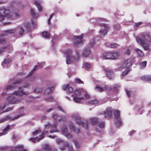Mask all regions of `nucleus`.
<instances>
[{
	"label": "nucleus",
	"instance_id": "nucleus-1",
	"mask_svg": "<svg viewBox=\"0 0 151 151\" xmlns=\"http://www.w3.org/2000/svg\"><path fill=\"white\" fill-rule=\"evenodd\" d=\"M136 40L137 43L141 45L145 50H150V46H151V39L149 34H144L140 37H136Z\"/></svg>",
	"mask_w": 151,
	"mask_h": 151
},
{
	"label": "nucleus",
	"instance_id": "nucleus-2",
	"mask_svg": "<svg viewBox=\"0 0 151 151\" xmlns=\"http://www.w3.org/2000/svg\"><path fill=\"white\" fill-rule=\"evenodd\" d=\"M58 130L56 129V125L55 124L53 126L50 123L45 125V130L40 135V138L38 137L36 138H31L29 139V140L33 142H35L37 140L39 141L45 137V135L48 132H50V133H53L58 132Z\"/></svg>",
	"mask_w": 151,
	"mask_h": 151
},
{
	"label": "nucleus",
	"instance_id": "nucleus-3",
	"mask_svg": "<svg viewBox=\"0 0 151 151\" xmlns=\"http://www.w3.org/2000/svg\"><path fill=\"white\" fill-rule=\"evenodd\" d=\"M66 56V63L69 64L72 62L78 60L79 58V53L76 52L75 55L72 54V50L70 49L68 50L65 52Z\"/></svg>",
	"mask_w": 151,
	"mask_h": 151
},
{
	"label": "nucleus",
	"instance_id": "nucleus-4",
	"mask_svg": "<svg viewBox=\"0 0 151 151\" xmlns=\"http://www.w3.org/2000/svg\"><path fill=\"white\" fill-rule=\"evenodd\" d=\"M133 62V59L127 60L125 61L122 66H120L118 68V69L119 70H121L122 69V67L125 68V71L122 73V76H125L128 73L129 70V67L132 65Z\"/></svg>",
	"mask_w": 151,
	"mask_h": 151
},
{
	"label": "nucleus",
	"instance_id": "nucleus-5",
	"mask_svg": "<svg viewBox=\"0 0 151 151\" xmlns=\"http://www.w3.org/2000/svg\"><path fill=\"white\" fill-rule=\"evenodd\" d=\"M71 117L76 121V123L79 125L82 126L84 128L88 129V124L87 122L84 123L81 120V117L79 114L77 113H75L71 114Z\"/></svg>",
	"mask_w": 151,
	"mask_h": 151
},
{
	"label": "nucleus",
	"instance_id": "nucleus-6",
	"mask_svg": "<svg viewBox=\"0 0 151 151\" xmlns=\"http://www.w3.org/2000/svg\"><path fill=\"white\" fill-rule=\"evenodd\" d=\"M24 107H22L18 110V112L19 114L15 117L11 118L10 116H6L4 119L0 120V123L3 122L6 120H14L20 117L22 115L24 114V111L23 110Z\"/></svg>",
	"mask_w": 151,
	"mask_h": 151
},
{
	"label": "nucleus",
	"instance_id": "nucleus-7",
	"mask_svg": "<svg viewBox=\"0 0 151 151\" xmlns=\"http://www.w3.org/2000/svg\"><path fill=\"white\" fill-rule=\"evenodd\" d=\"M24 30L23 27H19L16 29H11L5 31L3 34V36H5L10 34H12L15 32H18L19 35H23Z\"/></svg>",
	"mask_w": 151,
	"mask_h": 151
},
{
	"label": "nucleus",
	"instance_id": "nucleus-8",
	"mask_svg": "<svg viewBox=\"0 0 151 151\" xmlns=\"http://www.w3.org/2000/svg\"><path fill=\"white\" fill-rule=\"evenodd\" d=\"M119 55L118 53L115 52H107L104 53L103 55V57L105 59H116Z\"/></svg>",
	"mask_w": 151,
	"mask_h": 151
},
{
	"label": "nucleus",
	"instance_id": "nucleus-9",
	"mask_svg": "<svg viewBox=\"0 0 151 151\" xmlns=\"http://www.w3.org/2000/svg\"><path fill=\"white\" fill-rule=\"evenodd\" d=\"M56 141L58 144H62L63 145V147H60V149L61 151H64L65 150L66 148L68 147L69 151H73V148L70 146L66 142H64L63 140L61 139L58 138L56 139Z\"/></svg>",
	"mask_w": 151,
	"mask_h": 151
},
{
	"label": "nucleus",
	"instance_id": "nucleus-10",
	"mask_svg": "<svg viewBox=\"0 0 151 151\" xmlns=\"http://www.w3.org/2000/svg\"><path fill=\"white\" fill-rule=\"evenodd\" d=\"M114 115L115 119V124L117 127H119L122 125V123L120 117V111L118 110H115Z\"/></svg>",
	"mask_w": 151,
	"mask_h": 151
},
{
	"label": "nucleus",
	"instance_id": "nucleus-11",
	"mask_svg": "<svg viewBox=\"0 0 151 151\" xmlns=\"http://www.w3.org/2000/svg\"><path fill=\"white\" fill-rule=\"evenodd\" d=\"M100 25L101 27L99 31L100 35L101 36H104L107 34L109 29V27L108 24H100Z\"/></svg>",
	"mask_w": 151,
	"mask_h": 151
},
{
	"label": "nucleus",
	"instance_id": "nucleus-12",
	"mask_svg": "<svg viewBox=\"0 0 151 151\" xmlns=\"http://www.w3.org/2000/svg\"><path fill=\"white\" fill-rule=\"evenodd\" d=\"M74 95L76 96H79L84 95L85 98L87 99L90 98V96L86 92L81 89H77L74 92Z\"/></svg>",
	"mask_w": 151,
	"mask_h": 151
},
{
	"label": "nucleus",
	"instance_id": "nucleus-13",
	"mask_svg": "<svg viewBox=\"0 0 151 151\" xmlns=\"http://www.w3.org/2000/svg\"><path fill=\"white\" fill-rule=\"evenodd\" d=\"M7 100L9 103L12 104L18 103L22 100V99L20 97L17 99L16 98L14 97L13 95H12L7 97Z\"/></svg>",
	"mask_w": 151,
	"mask_h": 151
},
{
	"label": "nucleus",
	"instance_id": "nucleus-14",
	"mask_svg": "<svg viewBox=\"0 0 151 151\" xmlns=\"http://www.w3.org/2000/svg\"><path fill=\"white\" fill-rule=\"evenodd\" d=\"M22 82L21 80H18L14 81L12 85H8L6 86H5L4 88V89L5 91H8L14 89L16 87V85L19 84Z\"/></svg>",
	"mask_w": 151,
	"mask_h": 151
},
{
	"label": "nucleus",
	"instance_id": "nucleus-15",
	"mask_svg": "<svg viewBox=\"0 0 151 151\" xmlns=\"http://www.w3.org/2000/svg\"><path fill=\"white\" fill-rule=\"evenodd\" d=\"M103 70L106 73L107 77L110 79H112L114 78V71L111 69L108 68H103Z\"/></svg>",
	"mask_w": 151,
	"mask_h": 151
},
{
	"label": "nucleus",
	"instance_id": "nucleus-16",
	"mask_svg": "<svg viewBox=\"0 0 151 151\" xmlns=\"http://www.w3.org/2000/svg\"><path fill=\"white\" fill-rule=\"evenodd\" d=\"M62 88L68 93H72L73 91V88L69 84L64 85L63 86Z\"/></svg>",
	"mask_w": 151,
	"mask_h": 151
},
{
	"label": "nucleus",
	"instance_id": "nucleus-17",
	"mask_svg": "<svg viewBox=\"0 0 151 151\" xmlns=\"http://www.w3.org/2000/svg\"><path fill=\"white\" fill-rule=\"evenodd\" d=\"M83 36L82 35H81L79 36H76L73 37L74 40L75 41L74 43V45H78V44H79L81 43L82 42V38Z\"/></svg>",
	"mask_w": 151,
	"mask_h": 151
},
{
	"label": "nucleus",
	"instance_id": "nucleus-18",
	"mask_svg": "<svg viewBox=\"0 0 151 151\" xmlns=\"http://www.w3.org/2000/svg\"><path fill=\"white\" fill-rule=\"evenodd\" d=\"M68 129L66 126H64L61 129V132L64 135L68 138L70 139L72 137V135L71 134L68 132Z\"/></svg>",
	"mask_w": 151,
	"mask_h": 151
},
{
	"label": "nucleus",
	"instance_id": "nucleus-19",
	"mask_svg": "<svg viewBox=\"0 0 151 151\" xmlns=\"http://www.w3.org/2000/svg\"><path fill=\"white\" fill-rule=\"evenodd\" d=\"M26 151V150L24 149L22 145H18L14 148H13L11 151Z\"/></svg>",
	"mask_w": 151,
	"mask_h": 151
},
{
	"label": "nucleus",
	"instance_id": "nucleus-20",
	"mask_svg": "<svg viewBox=\"0 0 151 151\" xmlns=\"http://www.w3.org/2000/svg\"><path fill=\"white\" fill-rule=\"evenodd\" d=\"M69 129L71 132H73L76 133H78L80 132V130L79 129H76L73 124L72 123H70L69 124Z\"/></svg>",
	"mask_w": 151,
	"mask_h": 151
},
{
	"label": "nucleus",
	"instance_id": "nucleus-21",
	"mask_svg": "<svg viewBox=\"0 0 151 151\" xmlns=\"http://www.w3.org/2000/svg\"><path fill=\"white\" fill-rule=\"evenodd\" d=\"M28 92L25 93L23 92L21 90V88H19L17 91H15L14 93H13L14 95H15L16 96H21L23 95H26L27 94Z\"/></svg>",
	"mask_w": 151,
	"mask_h": 151
},
{
	"label": "nucleus",
	"instance_id": "nucleus-22",
	"mask_svg": "<svg viewBox=\"0 0 151 151\" xmlns=\"http://www.w3.org/2000/svg\"><path fill=\"white\" fill-rule=\"evenodd\" d=\"M104 116L106 118H109L112 115V109L111 108H107L106 110Z\"/></svg>",
	"mask_w": 151,
	"mask_h": 151
},
{
	"label": "nucleus",
	"instance_id": "nucleus-23",
	"mask_svg": "<svg viewBox=\"0 0 151 151\" xmlns=\"http://www.w3.org/2000/svg\"><path fill=\"white\" fill-rule=\"evenodd\" d=\"M3 13L5 15V17H12L13 16V15L14 14L16 16L17 14H10V11L9 10H6L5 9V10L3 12Z\"/></svg>",
	"mask_w": 151,
	"mask_h": 151
},
{
	"label": "nucleus",
	"instance_id": "nucleus-24",
	"mask_svg": "<svg viewBox=\"0 0 151 151\" xmlns=\"http://www.w3.org/2000/svg\"><path fill=\"white\" fill-rule=\"evenodd\" d=\"M91 52L89 49L87 48L85 49L82 52V55L85 58L88 57L90 54Z\"/></svg>",
	"mask_w": 151,
	"mask_h": 151
},
{
	"label": "nucleus",
	"instance_id": "nucleus-25",
	"mask_svg": "<svg viewBox=\"0 0 151 151\" xmlns=\"http://www.w3.org/2000/svg\"><path fill=\"white\" fill-rule=\"evenodd\" d=\"M83 68L85 70H89L92 68V65L90 63L85 62L83 64Z\"/></svg>",
	"mask_w": 151,
	"mask_h": 151
},
{
	"label": "nucleus",
	"instance_id": "nucleus-26",
	"mask_svg": "<svg viewBox=\"0 0 151 151\" xmlns=\"http://www.w3.org/2000/svg\"><path fill=\"white\" fill-rule=\"evenodd\" d=\"M36 6L39 11L41 10L42 7L41 6V4L42 2L40 0H35L34 2Z\"/></svg>",
	"mask_w": 151,
	"mask_h": 151
},
{
	"label": "nucleus",
	"instance_id": "nucleus-27",
	"mask_svg": "<svg viewBox=\"0 0 151 151\" xmlns=\"http://www.w3.org/2000/svg\"><path fill=\"white\" fill-rule=\"evenodd\" d=\"M95 89L97 90V91H99L100 92H101L104 91L105 90H110L111 88H108V87H105V88H103L101 87L100 86H98L95 88Z\"/></svg>",
	"mask_w": 151,
	"mask_h": 151
},
{
	"label": "nucleus",
	"instance_id": "nucleus-28",
	"mask_svg": "<svg viewBox=\"0 0 151 151\" xmlns=\"http://www.w3.org/2000/svg\"><path fill=\"white\" fill-rule=\"evenodd\" d=\"M90 122L93 125H95L98 123V120L96 118H91L90 119Z\"/></svg>",
	"mask_w": 151,
	"mask_h": 151
},
{
	"label": "nucleus",
	"instance_id": "nucleus-29",
	"mask_svg": "<svg viewBox=\"0 0 151 151\" xmlns=\"http://www.w3.org/2000/svg\"><path fill=\"white\" fill-rule=\"evenodd\" d=\"M134 50L137 52L139 56L142 57L144 55V53L140 49L138 48H135L134 49Z\"/></svg>",
	"mask_w": 151,
	"mask_h": 151
},
{
	"label": "nucleus",
	"instance_id": "nucleus-30",
	"mask_svg": "<svg viewBox=\"0 0 151 151\" xmlns=\"http://www.w3.org/2000/svg\"><path fill=\"white\" fill-rule=\"evenodd\" d=\"M30 13L31 16L34 18H37L39 16L38 14L35 13L33 9H31V10Z\"/></svg>",
	"mask_w": 151,
	"mask_h": 151
},
{
	"label": "nucleus",
	"instance_id": "nucleus-31",
	"mask_svg": "<svg viewBox=\"0 0 151 151\" xmlns=\"http://www.w3.org/2000/svg\"><path fill=\"white\" fill-rule=\"evenodd\" d=\"M141 79L144 81H151V76H143L141 77Z\"/></svg>",
	"mask_w": 151,
	"mask_h": 151
},
{
	"label": "nucleus",
	"instance_id": "nucleus-32",
	"mask_svg": "<svg viewBox=\"0 0 151 151\" xmlns=\"http://www.w3.org/2000/svg\"><path fill=\"white\" fill-rule=\"evenodd\" d=\"M10 126L8 125L6 128L3 130V132L0 133V136L4 135L7 133V131L10 129Z\"/></svg>",
	"mask_w": 151,
	"mask_h": 151
},
{
	"label": "nucleus",
	"instance_id": "nucleus-33",
	"mask_svg": "<svg viewBox=\"0 0 151 151\" xmlns=\"http://www.w3.org/2000/svg\"><path fill=\"white\" fill-rule=\"evenodd\" d=\"M9 62V60L8 59H5L4 61L1 63L2 66L4 67H6L8 65Z\"/></svg>",
	"mask_w": 151,
	"mask_h": 151
},
{
	"label": "nucleus",
	"instance_id": "nucleus-34",
	"mask_svg": "<svg viewBox=\"0 0 151 151\" xmlns=\"http://www.w3.org/2000/svg\"><path fill=\"white\" fill-rule=\"evenodd\" d=\"M53 89V87H48L45 89L44 92L45 93L47 94H49V93L52 92Z\"/></svg>",
	"mask_w": 151,
	"mask_h": 151
},
{
	"label": "nucleus",
	"instance_id": "nucleus-35",
	"mask_svg": "<svg viewBox=\"0 0 151 151\" xmlns=\"http://www.w3.org/2000/svg\"><path fill=\"white\" fill-rule=\"evenodd\" d=\"M73 99L74 101L76 103H79L81 102V100L83 99V98L82 97L81 98H78L76 97L75 96H74L73 97Z\"/></svg>",
	"mask_w": 151,
	"mask_h": 151
},
{
	"label": "nucleus",
	"instance_id": "nucleus-36",
	"mask_svg": "<svg viewBox=\"0 0 151 151\" xmlns=\"http://www.w3.org/2000/svg\"><path fill=\"white\" fill-rule=\"evenodd\" d=\"M42 36L45 38H48L50 37V34L47 32H44L42 33Z\"/></svg>",
	"mask_w": 151,
	"mask_h": 151
},
{
	"label": "nucleus",
	"instance_id": "nucleus-37",
	"mask_svg": "<svg viewBox=\"0 0 151 151\" xmlns=\"http://www.w3.org/2000/svg\"><path fill=\"white\" fill-rule=\"evenodd\" d=\"M6 104V103L5 104H2L0 105V111H1V112H2V111L4 110L7 106Z\"/></svg>",
	"mask_w": 151,
	"mask_h": 151
},
{
	"label": "nucleus",
	"instance_id": "nucleus-38",
	"mask_svg": "<svg viewBox=\"0 0 151 151\" xmlns=\"http://www.w3.org/2000/svg\"><path fill=\"white\" fill-rule=\"evenodd\" d=\"M42 91V89L41 88H38L34 90V92L35 93H39Z\"/></svg>",
	"mask_w": 151,
	"mask_h": 151
},
{
	"label": "nucleus",
	"instance_id": "nucleus-39",
	"mask_svg": "<svg viewBox=\"0 0 151 151\" xmlns=\"http://www.w3.org/2000/svg\"><path fill=\"white\" fill-rule=\"evenodd\" d=\"M7 47V46H5L1 48L0 49V55H1L2 53L5 52V50Z\"/></svg>",
	"mask_w": 151,
	"mask_h": 151
},
{
	"label": "nucleus",
	"instance_id": "nucleus-40",
	"mask_svg": "<svg viewBox=\"0 0 151 151\" xmlns=\"http://www.w3.org/2000/svg\"><path fill=\"white\" fill-rule=\"evenodd\" d=\"M13 107H9L8 108L6 109L5 110H3L2 111V112H1V113H4L6 112H7L9 111H11L13 109Z\"/></svg>",
	"mask_w": 151,
	"mask_h": 151
},
{
	"label": "nucleus",
	"instance_id": "nucleus-41",
	"mask_svg": "<svg viewBox=\"0 0 151 151\" xmlns=\"http://www.w3.org/2000/svg\"><path fill=\"white\" fill-rule=\"evenodd\" d=\"M118 44L116 43H114L113 44H111V45H110V47L113 48H115L118 47Z\"/></svg>",
	"mask_w": 151,
	"mask_h": 151
},
{
	"label": "nucleus",
	"instance_id": "nucleus-42",
	"mask_svg": "<svg viewBox=\"0 0 151 151\" xmlns=\"http://www.w3.org/2000/svg\"><path fill=\"white\" fill-rule=\"evenodd\" d=\"M90 104H96L98 103V101L96 99L91 100L89 102Z\"/></svg>",
	"mask_w": 151,
	"mask_h": 151
},
{
	"label": "nucleus",
	"instance_id": "nucleus-43",
	"mask_svg": "<svg viewBox=\"0 0 151 151\" xmlns=\"http://www.w3.org/2000/svg\"><path fill=\"white\" fill-rule=\"evenodd\" d=\"M52 117L55 120H58L59 121H60V119L58 118L59 117L55 113L53 114Z\"/></svg>",
	"mask_w": 151,
	"mask_h": 151
},
{
	"label": "nucleus",
	"instance_id": "nucleus-44",
	"mask_svg": "<svg viewBox=\"0 0 151 151\" xmlns=\"http://www.w3.org/2000/svg\"><path fill=\"white\" fill-rule=\"evenodd\" d=\"M147 62L146 61H144L140 64V68L141 69L143 68L146 65Z\"/></svg>",
	"mask_w": 151,
	"mask_h": 151
},
{
	"label": "nucleus",
	"instance_id": "nucleus-45",
	"mask_svg": "<svg viewBox=\"0 0 151 151\" xmlns=\"http://www.w3.org/2000/svg\"><path fill=\"white\" fill-rule=\"evenodd\" d=\"M41 133V131L40 129L37 130L33 133V134L34 135H37Z\"/></svg>",
	"mask_w": 151,
	"mask_h": 151
},
{
	"label": "nucleus",
	"instance_id": "nucleus-46",
	"mask_svg": "<svg viewBox=\"0 0 151 151\" xmlns=\"http://www.w3.org/2000/svg\"><path fill=\"white\" fill-rule=\"evenodd\" d=\"M75 81L76 82L79 83H83V82L82 81L78 78H76L75 79Z\"/></svg>",
	"mask_w": 151,
	"mask_h": 151
},
{
	"label": "nucleus",
	"instance_id": "nucleus-47",
	"mask_svg": "<svg viewBox=\"0 0 151 151\" xmlns=\"http://www.w3.org/2000/svg\"><path fill=\"white\" fill-rule=\"evenodd\" d=\"M107 21L106 19L102 18H99L98 20V23H100L101 22Z\"/></svg>",
	"mask_w": 151,
	"mask_h": 151
},
{
	"label": "nucleus",
	"instance_id": "nucleus-48",
	"mask_svg": "<svg viewBox=\"0 0 151 151\" xmlns=\"http://www.w3.org/2000/svg\"><path fill=\"white\" fill-rule=\"evenodd\" d=\"M54 15V13L52 14L50 16L48 19V23L49 24H50L51 19L52 18L53 16Z\"/></svg>",
	"mask_w": 151,
	"mask_h": 151
},
{
	"label": "nucleus",
	"instance_id": "nucleus-49",
	"mask_svg": "<svg viewBox=\"0 0 151 151\" xmlns=\"http://www.w3.org/2000/svg\"><path fill=\"white\" fill-rule=\"evenodd\" d=\"M105 123L104 122H102L99 125V126L101 129H103L104 127Z\"/></svg>",
	"mask_w": 151,
	"mask_h": 151
},
{
	"label": "nucleus",
	"instance_id": "nucleus-50",
	"mask_svg": "<svg viewBox=\"0 0 151 151\" xmlns=\"http://www.w3.org/2000/svg\"><path fill=\"white\" fill-rule=\"evenodd\" d=\"M53 99L52 97H50L45 99V101H51Z\"/></svg>",
	"mask_w": 151,
	"mask_h": 151
},
{
	"label": "nucleus",
	"instance_id": "nucleus-51",
	"mask_svg": "<svg viewBox=\"0 0 151 151\" xmlns=\"http://www.w3.org/2000/svg\"><path fill=\"white\" fill-rule=\"evenodd\" d=\"M114 27L115 30H118L120 28V26L119 24H117L114 26Z\"/></svg>",
	"mask_w": 151,
	"mask_h": 151
},
{
	"label": "nucleus",
	"instance_id": "nucleus-52",
	"mask_svg": "<svg viewBox=\"0 0 151 151\" xmlns=\"http://www.w3.org/2000/svg\"><path fill=\"white\" fill-rule=\"evenodd\" d=\"M13 51V47L12 46H10L8 48L7 51L9 53V52H12Z\"/></svg>",
	"mask_w": 151,
	"mask_h": 151
},
{
	"label": "nucleus",
	"instance_id": "nucleus-53",
	"mask_svg": "<svg viewBox=\"0 0 151 151\" xmlns=\"http://www.w3.org/2000/svg\"><path fill=\"white\" fill-rule=\"evenodd\" d=\"M74 142L75 143V145L77 148H78L80 147V145L78 142L76 140L74 141Z\"/></svg>",
	"mask_w": 151,
	"mask_h": 151
},
{
	"label": "nucleus",
	"instance_id": "nucleus-54",
	"mask_svg": "<svg viewBox=\"0 0 151 151\" xmlns=\"http://www.w3.org/2000/svg\"><path fill=\"white\" fill-rule=\"evenodd\" d=\"M38 66L37 65H36L35 68H34V69H33V70H32L31 72L30 73V74H29V75H32V74L34 72L35 70H36V69L37 68V67Z\"/></svg>",
	"mask_w": 151,
	"mask_h": 151
},
{
	"label": "nucleus",
	"instance_id": "nucleus-55",
	"mask_svg": "<svg viewBox=\"0 0 151 151\" xmlns=\"http://www.w3.org/2000/svg\"><path fill=\"white\" fill-rule=\"evenodd\" d=\"M6 42V41L5 39L0 38V43L4 44Z\"/></svg>",
	"mask_w": 151,
	"mask_h": 151
},
{
	"label": "nucleus",
	"instance_id": "nucleus-56",
	"mask_svg": "<svg viewBox=\"0 0 151 151\" xmlns=\"http://www.w3.org/2000/svg\"><path fill=\"white\" fill-rule=\"evenodd\" d=\"M37 63L38 64L40 65V66L41 67H43V66L45 65V63L44 62H38Z\"/></svg>",
	"mask_w": 151,
	"mask_h": 151
},
{
	"label": "nucleus",
	"instance_id": "nucleus-57",
	"mask_svg": "<svg viewBox=\"0 0 151 151\" xmlns=\"http://www.w3.org/2000/svg\"><path fill=\"white\" fill-rule=\"evenodd\" d=\"M5 17V16L0 14V21H3Z\"/></svg>",
	"mask_w": 151,
	"mask_h": 151
},
{
	"label": "nucleus",
	"instance_id": "nucleus-58",
	"mask_svg": "<svg viewBox=\"0 0 151 151\" xmlns=\"http://www.w3.org/2000/svg\"><path fill=\"white\" fill-rule=\"evenodd\" d=\"M29 86V84L28 82H26L24 84V86H23V87L25 88L28 87Z\"/></svg>",
	"mask_w": 151,
	"mask_h": 151
},
{
	"label": "nucleus",
	"instance_id": "nucleus-59",
	"mask_svg": "<svg viewBox=\"0 0 151 151\" xmlns=\"http://www.w3.org/2000/svg\"><path fill=\"white\" fill-rule=\"evenodd\" d=\"M5 10V8L4 6L0 7V12H3Z\"/></svg>",
	"mask_w": 151,
	"mask_h": 151
},
{
	"label": "nucleus",
	"instance_id": "nucleus-60",
	"mask_svg": "<svg viewBox=\"0 0 151 151\" xmlns=\"http://www.w3.org/2000/svg\"><path fill=\"white\" fill-rule=\"evenodd\" d=\"M142 23L141 22H139L136 24L135 25V26L137 27H139L142 24Z\"/></svg>",
	"mask_w": 151,
	"mask_h": 151
},
{
	"label": "nucleus",
	"instance_id": "nucleus-61",
	"mask_svg": "<svg viewBox=\"0 0 151 151\" xmlns=\"http://www.w3.org/2000/svg\"><path fill=\"white\" fill-rule=\"evenodd\" d=\"M35 78H36L35 76H33L32 77L31 79H30V81H33L35 79Z\"/></svg>",
	"mask_w": 151,
	"mask_h": 151
},
{
	"label": "nucleus",
	"instance_id": "nucleus-62",
	"mask_svg": "<svg viewBox=\"0 0 151 151\" xmlns=\"http://www.w3.org/2000/svg\"><path fill=\"white\" fill-rule=\"evenodd\" d=\"M126 90L127 93V94L128 96L129 97L130 96V94L129 93L130 91H128V90Z\"/></svg>",
	"mask_w": 151,
	"mask_h": 151
},
{
	"label": "nucleus",
	"instance_id": "nucleus-63",
	"mask_svg": "<svg viewBox=\"0 0 151 151\" xmlns=\"http://www.w3.org/2000/svg\"><path fill=\"white\" fill-rule=\"evenodd\" d=\"M5 148L4 147H0V151H4Z\"/></svg>",
	"mask_w": 151,
	"mask_h": 151
},
{
	"label": "nucleus",
	"instance_id": "nucleus-64",
	"mask_svg": "<svg viewBox=\"0 0 151 151\" xmlns=\"http://www.w3.org/2000/svg\"><path fill=\"white\" fill-rule=\"evenodd\" d=\"M53 110V109L52 108L49 109L47 111V112H50L51 111H52Z\"/></svg>",
	"mask_w": 151,
	"mask_h": 151
}]
</instances>
